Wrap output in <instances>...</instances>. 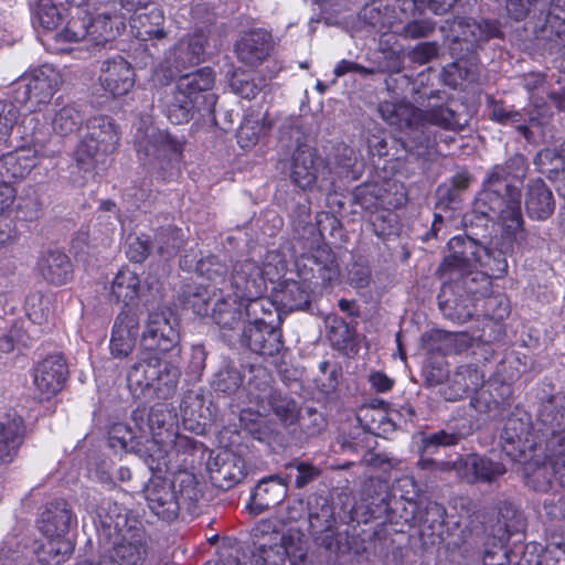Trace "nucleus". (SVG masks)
<instances>
[{
  "instance_id": "1",
  "label": "nucleus",
  "mask_w": 565,
  "mask_h": 565,
  "mask_svg": "<svg viewBox=\"0 0 565 565\" xmlns=\"http://www.w3.org/2000/svg\"><path fill=\"white\" fill-rule=\"evenodd\" d=\"M524 175L522 156L510 158L503 166L492 167L473 204L476 213L501 224V235L495 242L500 257L493 258L494 270L500 275L508 269L505 256L512 254L514 247L524 248L527 245L529 233L524 228L521 212V192L513 184L514 179L521 180Z\"/></svg>"
},
{
  "instance_id": "2",
  "label": "nucleus",
  "mask_w": 565,
  "mask_h": 565,
  "mask_svg": "<svg viewBox=\"0 0 565 565\" xmlns=\"http://www.w3.org/2000/svg\"><path fill=\"white\" fill-rule=\"evenodd\" d=\"M180 374L173 360H164L160 353L140 347L138 359L127 370L126 381L135 398L167 399L174 394Z\"/></svg>"
},
{
  "instance_id": "3",
  "label": "nucleus",
  "mask_w": 565,
  "mask_h": 565,
  "mask_svg": "<svg viewBox=\"0 0 565 565\" xmlns=\"http://www.w3.org/2000/svg\"><path fill=\"white\" fill-rule=\"evenodd\" d=\"M200 497L196 478L188 471L177 473L173 481L153 478L145 488L148 508L166 521L174 520L181 507L191 510Z\"/></svg>"
},
{
  "instance_id": "4",
  "label": "nucleus",
  "mask_w": 565,
  "mask_h": 565,
  "mask_svg": "<svg viewBox=\"0 0 565 565\" xmlns=\"http://www.w3.org/2000/svg\"><path fill=\"white\" fill-rule=\"evenodd\" d=\"M181 149L179 141L154 127L148 128L137 141V151L143 164L161 181L173 175Z\"/></svg>"
},
{
  "instance_id": "5",
  "label": "nucleus",
  "mask_w": 565,
  "mask_h": 565,
  "mask_svg": "<svg viewBox=\"0 0 565 565\" xmlns=\"http://www.w3.org/2000/svg\"><path fill=\"white\" fill-rule=\"evenodd\" d=\"M75 158L82 169H88L95 162L113 153L119 141L116 122L107 116H96L87 120Z\"/></svg>"
},
{
  "instance_id": "6",
  "label": "nucleus",
  "mask_w": 565,
  "mask_h": 565,
  "mask_svg": "<svg viewBox=\"0 0 565 565\" xmlns=\"http://www.w3.org/2000/svg\"><path fill=\"white\" fill-rule=\"evenodd\" d=\"M280 140L292 150L289 173L291 182L302 190L312 189L318 181L322 161L307 143L305 134L298 127L291 126L282 131Z\"/></svg>"
},
{
  "instance_id": "7",
  "label": "nucleus",
  "mask_w": 565,
  "mask_h": 565,
  "mask_svg": "<svg viewBox=\"0 0 565 565\" xmlns=\"http://www.w3.org/2000/svg\"><path fill=\"white\" fill-rule=\"evenodd\" d=\"M110 512H117L116 516L106 515L104 526L114 529L116 540L113 550L122 565H147L148 545L146 533L141 526L128 525L126 515L120 513L116 503L109 504Z\"/></svg>"
},
{
  "instance_id": "8",
  "label": "nucleus",
  "mask_w": 565,
  "mask_h": 565,
  "mask_svg": "<svg viewBox=\"0 0 565 565\" xmlns=\"http://www.w3.org/2000/svg\"><path fill=\"white\" fill-rule=\"evenodd\" d=\"M177 326L178 320L170 309L151 311L145 323L140 347L143 351H153L160 354L174 352L173 355L177 356L179 354Z\"/></svg>"
},
{
  "instance_id": "9",
  "label": "nucleus",
  "mask_w": 565,
  "mask_h": 565,
  "mask_svg": "<svg viewBox=\"0 0 565 565\" xmlns=\"http://www.w3.org/2000/svg\"><path fill=\"white\" fill-rule=\"evenodd\" d=\"M62 85V76L55 68L44 65L22 75L15 83L14 97L31 107L50 103Z\"/></svg>"
},
{
  "instance_id": "10",
  "label": "nucleus",
  "mask_w": 565,
  "mask_h": 565,
  "mask_svg": "<svg viewBox=\"0 0 565 565\" xmlns=\"http://www.w3.org/2000/svg\"><path fill=\"white\" fill-rule=\"evenodd\" d=\"M415 121V132L412 141L417 148L427 149L435 143L430 134L426 131V125H435L446 130H462L467 126V119L458 115L448 106H435L426 110L418 109Z\"/></svg>"
},
{
  "instance_id": "11",
  "label": "nucleus",
  "mask_w": 565,
  "mask_h": 565,
  "mask_svg": "<svg viewBox=\"0 0 565 565\" xmlns=\"http://www.w3.org/2000/svg\"><path fill=\"white\" fill-rule=\"evenodd\" d=\"M450 254L446 256L438 268L440 278L446 279L448 274L458 273L465 275L481 263V253L486 249L475 239L463 236H455L448 242Z\"/></svg>"
},
{
  "instance_id": "12",
  "label": "nucleus",
  "mask_w": 565,
  "mask_h": 565,
  "mask_svg": "<svg viewBox=\"0 0 565 565\" xmlns=\"http://www.w3.org/2000/svg\"><path fill=\"white\" fill-rule=\"evenodd\" d=\"M55 151L42 147H20L0 157V177L8 180H23L39 164L40 158L53 157Z\"/></svg>"
},
{
  "instance_id": "13",
  "label": "nucleus",
  "mask_w": 565,
  "mask_h": 565,
  "mask_svg": "<svg viewBox=\"0 0 565 565\" xmlns=\"http://www.w3.org/2000/svg\"><path fill=\"white\" fill-rule=\"evenodd\" d=\"M68 374L61 355H49L33 370V384L40 398L50 399L63 388Z\"/></svg>"
},
{
  "instance_id": "14",
  "label": "nucleus",
  "mask_w": 565,
  "mask_h": 565,
  "mask_svg": "<svg viewBox=\"0 0 565 565\" xmlns=\"http://www.w3.org/2000/svg\"><path fill=\"white\" fill-rule=\"evenodd\" d=\"M98 82L106 93L120 97L134 87L135 71L127 60L117 55L102 63Z\"/></svg>"
},
{
  "instance_id": "15",
  "label": "nucleus",
  "mask_w": 565,
  "mask_h": 565,
  "mask_svg": "<svg viewBox=\"0 0 565 565\" xmlns=\"http://www.w3.org/2000/svg\"><path fill=\"white\" fill-rule=\"evenodd\" d=\"M241 342L250 351L264 356L277 355L284 349L280 330L265 321L245 326Z\"/></svg>"
},
{
  "instance_id": "16",
  "label": "nucleus",
  "mask_w": 565,
  "mask_h": 565,
  "mask_svg": "<svg viewBox=\"0 0 565 565\" xmlns=\"http://www.w3.org/2000/svg\"><path fill=\"white\" fill-rule=\"evenodd\" d=\"M244 459L228 450L221 449L207 463L211 482L227 490L245 477Z\"/></svg>"
},
{
  "instance_id": "17",
  "label": "nucleus",
  "mask_w": 565,
  "mask_h": 565,
  "mask_svg": "<svg viewBox=\"0 0 565 565\" xmlns=\"http://www.w3.org/2000/svg\"><path fill=\"white\" fill-rule=\"evenodd\" d=\"M290 478V473H287L286 477L271 475L263 478L252 493L247 505L249 511L259 514L282 502L288 493Z\"/></svg>"
},
{
  "instance_id": "18",
  "label": "nucleus",
  "mask_w": 565,
  "mask_h": 565,
  "mask_svg": "<svg viewBox=\"0 0 565 565\" xmlns=\"http://www.w3.org/2000/svg\"><path fill=\"white\" fill-rule=\"evenodd\" d=\"M139 335V320L130 311L120 312L114 323L109 350L114 358L125 359L134 351Z\"/></svg>"
},
{
  "instance_id": "19",
  "label": "nucleus",
  "mask_w": 565,
  "mask_h": 565,
  "mask_svg": "<svg viewBox=\"0 0 565 565\" xmlns=\"http://www.w3.org/2000/svg\"><path fill=\"white\" fill-rule=\"evenodd\" d=\"M507 472L505 466L490 458L470 455L459 459V478L467 483H493Z\"/></svg>"
},
{
  "instance_id": "20",
  "label": "nucleus",
  "mask_w": 565,
  "mask_h": 565,
  "mask_svg": "<svg viewBox=\"0 0 565 565\" xmlns=\"http://www.w3.org/2000/svg\"><path fill=\"white\" fill-rule=\"evenodd\" d=\"M270 49L271 36L260 29L245 32L235 45L237 58L247 66L262 64L268 57Z\"/></svg>"
},
{
  "instance_id": "21",
  "label": "nucleus",
  "mask_w": 565,
  "mask_h": 565,
  "mask_svg": "<svg viewBox=\"0 0 565 565\" xmlns=\"http://www.w3.org/2000/svg\"><path fill=\"white\" fill-rule=\"evenodd\" d=\"M23 434V420L17 413H9L0 418V463H9L15 458Z\"/></svg>"
},
{
  "instance_id": "22",
  "label": "nucleus",
  "mask_w": 565,
  "mask_h": 565,
  "mask_svg": "<svg viewBox=\"0 0 565 565\" xmlns=\"http://www.w3.org/2000/svg\"><path fill=\"white\" fill-rule=\"evenodd\" d=\"M483 374L472 365H460L449 384L441 390L446 401L455 402L468 396L483 385Z\"/></svg>"
},
{
  "instance_id": "23",
  "label": "nucleus",
  "mask_w": 565,
  "mask_h": 565,
  "mask_svg": "<svg viewBox=\"0 0 565 565\" xmlns=\"http://www.w3.org/2000/svg\"><path fill=\"white\" fill-rule=\"evenodd\" d=\"M311 287L306 280H285L279 282L274 301L287 312L303 310L310 303Z\"/></svg>"
},
{
  "instance_id": "24",
  "label": "nucleus",
  "mask_w": 565,
  "mask_h": 565,
  "mask_svg": "<svg viewBox=\"0 0 565 565\" xmlns=\"http://www.w3.org/2000/svg\"><path fill=\"white\" fill-rule=\"evenodd\" d=\"M74 516L65 501L52 502L47 505L40 521V530L45 537H65Z\"/></svg>"
},
{
  "instance_id": "25",
  "label": "nucleus",
  "mask_w": 565,
  "mask_h": 565,
  "mask_svg": "<svg viewBox=\"0 0 565 565\" xmlns=\"http://www.w3.org/2000/svg\"><path fill=\"white\" fill-rule=\"evenodd\" d=\"M525 207L527 215L537 221L547 220L553 214L555 209L553 194L542 180H532L527 184Z\"/></svg>"
},
{
  "instance_id": "26",
  "label": "nucleus",
  "mask_w": 565,
  "mask_h": 565,
  "mask_svg": "<svg viewBox=\"0 0 565 565\" xmlns=\"http://www.w3.org/2000/svg\"><path fill=\"white\" fill-rule=\"evenodd\" d=\"M131 418L140 431L149 429L153 444L163 443V431L171 419L170 412L163 405H154L149 412L146 408H137L132 412Z\"/></svg>"
},
{
  "instance_id": "27",
  "label": "nucleus",
  "mask_w": 565,
  "mask_h": 565,
  "mask_svg": "<svg viewBox=\"0 0 565 565\" xmlns=\"http://www.w3.org/2000/svg\"><path fill=\"white\" fill-rule=\"evenodd\" d=\"M38 268L46 281L57 286L66 284L73 274L70 258L60 250L43 254L38 262Z\"/></svg>"
},
{
  "instance_id": "28",
  "label": "nucleus",
  "mask_w": 565,
  "mask_h": 565,
  "mask_svg": "<svg viewBox=\"0 0 565 565\" xmlns=\"http://www.w3.org/2000/svg\"><path fill=\"white\" fill-rule=\"evenodd\" d=\"M241 297L228 296L218 299L213 307L212 317L216 324L223 330H234L242 322Z\"/></svg>"
},
{
  "instance_id": "29",
  "label": "nucleus",
  "mask_w": 565,
  "mask_h": 565,
  "mask_svg": "<svg viewBox=\"0 0 565 565\" xmlns=\"http://www.w3.org/2000/svg\"><path fill=\"white\" fill-rule=\"evenodd\" d=\"M379 111L382 118L390 125L408 128L409 137L415 132V121L418 117V108L406 104H393L388 102L381 103Z\"/></svg>"
},
{
  "instance_id": "30",
  "label": "nucleus",
  "mask_w": 565,
  "mask_h": 565,
  "mask_svg": "<svg viewBox=\"0 0 565 565\" xmlns=\"http://www.w3.org/2000/svg\"><path fill=\"white\" fill-rule=\"evenodd\" d=\"M139 290L140 279L138 275L124 267L113 280L111 297L115 298L116 302H122L125 306H128L138 299Z\"/></svg>"
},
{
  "instance_id": "31",
  "label": "nucleus",
  "mask_w": 565,
  "mask_h": 565,
  "mask_svg": "<svg viewBox=\"0 0 565 565\" xmlns=\"http://www.w3.org/2000/svg\"><path fill=\"white\" fill-rule=\"evenodd\" d=\"M163 22L162 10L153 7L148 12L136 13L131 19V26L137 30V36L141 40L161 39L164 36Z\"/></svg>"
},
{
  "instance_id": "32",
  "label": "nucleus",
  "mask_w": 565,
  "mask_h": 565,
  "mask_svg": "<svg viewBox=\"0 0 565 565\" xmlns=\"http://www.w3.org/2000/svg\"><path fill=\"white\" fill-rule=\"evenodd\" d=\"M284 542V536H276L274 541L254 543L250 564L237 563V565H284L286 562Z\"/></svg>"
},
{
  "instance_id": "33",
  "label": "nucleus",
  "mask_w": 565,
  "mask_h": 565,
  "mask_svg": "<svg viewBox=\"0 0 565 565\" xmlns=\"http://www.w3.org/2000/svg\"><path fill=\"white\" fill-rule=\"evenodd\" d=\"M213 84V71L209 67H203L193 73L181 75L177 81L175 88L181 93H185L195 102L199 94L210 90Z\"/></svg>"
},
{
  "instance_id": "34",
  "label": "nucleus",
  "mask_w": 565,
  "mask_h": 565,
  "mask_svg": "<svg viewBox=\"0 0 565 565\" xmlns=\"http://www.w3.org/2000/svg\"><path fill=\"white\" fill-rule=\"evenodd\" d=\"M334 519L329 509H323L321 514L309 515V529L316 543L327 550H331L334 544Z\"/></svg>"
},
{
  "instance_id": "35",
  "label": "nucleus",
  "mask_w": 565,
  "mask_h": 565,
  "mask_svg": "<svg viewBox=\"0 0 565 565\" xmlns=\"http://www.w3.org/2000/svg\"><path fill=\"white\" fill-rule=\"evenodd\" d=\"M74 545L66 537H46L36 551L38 558L41 563L47 565H60L73 552Z\"/></svg>"
},
{
  "instance_id": "36",
  "label": "nucleus",
  "mask_w": 565,
  "mask_h": 565,
  "mask_svg": "<svg viewBox=\"0 0 565 565\" xmlns=\"http://www.w3.org/2000/svg\"><path fill=\"white\" fill-rule=\"evenodd\" d=\"M206 36L203 32H196L182 39L175 47V60L183 65L198 64L203 60Z\"/></svg>"
},
{
  "instance_id": "37",
  "label": "nucleus",
  "mask_w": 565,
  "mask_h": 565,
  "mask_svg": "<svg viewBox=\"0 0 565 565\" xmlns=\"http://www.w3.org/2000/svg\"><path fill=\"white\" fill-rule=\"evenodd\" d=\"M537 170L553 182L554 177L565 172V142L561 145V153L554 149L541 150L534 160Z\"/></svg>"
},
{
  "instance_id": "38",
  "label": "nucleus",
  "mask_w": 565,
  "mask_h": 565,
  "mask_svg": "<svg viewBox=\"0 0 565 565\" xmlns=\"http://www.w3.org/2000/svg\"><path fill=\"white\" fill-rule=\"evenodd\" d=\"M260 276L259 267L256 263L245 260L234 269L232 285L235 287V296L244 298L252 297V288L256 285V279Z\"/></svg>"
},
{
  "instance_id": "39",
  "label": "nucleus",
  "mask_w": 565,
  "mask_h": 565,
  "mask_svg": "<svg viewBox=\"0 0 565 565\" xmlns=\"http://www.w3.org/2000/svg\"><path fill=\"white\" fill-rule=\"evenodd\" d=\"M267 402L273 413L285 426L297 423L300 415V407L294 398L278 392H273L267 397Z\"/></svg>"
},
{
  "instance_id": "40",
  "label": "nucleus",
  "mask_w": 565,
  "mask_h": 565,
  "mask_svg": "<svg viewBox=\"0 0 565 565\" xmlns=\"http://www.w3.org/2000/svg\"><path fill=\"white\" fill-rule=\"evenodd\" d=\"M166 111L172 124L180 125L189 121L194 100L185 93L174 88L171 96H167L164 100Z\"/></svg>"
},
{
  "instance_id": "41",
  "label": "nucleus",
  "mask_w": 565,
  "mask_h": 565,
  "mask_svg": "<svg viewBox=\"0 0 565 565\" xmlns=\"http://www.w3.org/2000/svg\"><path fill=\"white\" fill-rule=\"evenodd\" d=\"M154 244L158 254L162 258L175 256L183 245V233L180 228L169 225L161 227L154 235Z\"/></svg>"
},
{
  "instance_id": "42",
  "label": "nucleus",
  "mask_w": 565,
  "mask_h": 565,
  "mask_svg": "<svg viewBox=\"0 0 565 565\" xmlns=\"http://www.w3.org/2000/svg\"><path fill=\"white\" fill-rule=\"evenodd\" d=\"M89 28V14L84 10L77 9L72 14L65 28L57 33V40L62 42H87V33Z\"/></svg>"
},
{
  "instance_id": "43",
  "label": "nucleus",
  "mask_w": 565,
  "mask_h": 565,
  "mask_svg": "<svg viewBox=\"0 0 565 565\" xmlns=\"http://www.w3.org/2000/svg\"><path fill=\"white\" fill-rule=\"evenodd\" d=\"M82 122L81 113L72 105H65L55 111L51 125L54 132L67 136L75 132Z\"/></svg>"
},
{
  "instance_id": "44",
  "label": "nucleus",
  "mask_w": 565,
  "mask_h": 565,
  "mask_svg": "<svg viewBox=\"0 0 565 565\" xmlns=\"http://www.w3.org/2000/svg\"><path fill=\"white\" fill-rule=\"evenodd\" d=\"M25 309L30 320L36 324L47 322L54 315L52 298L39 292L28 296Z\"/></svg>"
},
{
  "instance_id": "45",
  "label": "nucleus",
  "mask_w": 565,
  "mask_h": 565,
  "mask_svg": "<svg viewBox=\"0 0 565 565\" xmlns=\"http://www.w3.org/2000/svg\"><path fill=\"white\" fill-rule=\"evenodd\" d=\"M558 462H544L542 466L533 469L532 472L526 473V484L535 491L547 492L552 489V478L559 471L557 470Z\"/></svg>"
},
{
  "instance_id": "46",
  "label": "nucleus",
  "mask_w": 565,
  "mask_h": 565,
  "mask_svg": "<svg viewBox=\"0 0 565 565\" xmlns=\"http://www.w3.org/2000/svg\"><path fill=\"white\" fill-rule=\"evenodd\" d=\"M468 30L469 34L465 35L467 51L472 49L479 42L488 41L491 38L499 36L500 33L498 24L489 20L478 22L476 20L469 19Z\"/></svg>"
},
{
  "instance_id": "47",
  "label": "nucleus",
  "mask_w": 565,
  "mask_h": 565,
  "mask_svg": "<svg viewBox=\"0 0 565 565\" xmlns=\"http://www.w3.org/2000/svg\"><path fill=\"white\" fill-rule=\"evenodd\" d=\"M114 36L115 33L108 15L98 14L94 18L89 15L87 43L95 46L104 45Z\"/></svg>"
},
{
  "instance_id": "48",
  "label": "nucleus",
  "mask_w": 565,
  "mask_h": 565,
  "mask_svg": "<svg viewBox=\"0 0 565 565\" xmlns=\"http://www.w3.org/2000/svg\"><path fill=\"white\" fill-rule=\"evenodd\" d=\"M108 435L111 448H119L126 451H140L137 435L127 424H114L109 429Z\"/></svg>"
},
{
  "instance_id": "49",
  "label": "nucleus",
  "mask_w": 565,
  "mask_h": 565,
  "mask_svg": "<svg viewBox=\"0 0 565 565\" xmlns=\"http://www.w3.org/2000/svg\"><path fill=\"white\" fill-rule=\"evenodd\" d=\"M403 482L405 488H412V491H406V494L412 495H405V498L394 500V511H396L401 505L402 511L398 513V516L404 521L405 524H411L416 521L418 514V504L415 500V497L417 495L416 482L411 477H405Z\"/></svg>"
},
{
  "instance_id": "50",
  "label": "nucleus",
  "mask_w": 565,
  "mask_h": 565,
  "mask_svg": "<svg viewBox=\"0 0 565 565\" xmlns=\"http://www.w3.org/2000/svg\"><path fill=\"white\" fill-rule=\"evenodd\" d=\"M284 540L286 559H289L290 565H303L308 553L307 541L303 534L297 531H289L284 535Z\"/></svg>"
},
{
  "instance_id": "51",
  "label": "nucleus",
  "mask_w": 565,
  "mask_h": 565,
  "mask_svg": "<svg viewBox=\"0 0 565 565\" xmlns=\"http://www.w3.org/2000/svg\"><path fill=\"white\" fill-rule=\"evenodd\" d=\"M61 21L58 8L52 0H38L33 10V23L44 30H54Z\"/></svg>"
},
{
  "instance_id": "52",
  "label": "nucleus",
  "mask_w": 565,
  "mask_h": 565,
  "mask_svg": "<svg viewBox=\"0 0 565 565\" xmlns=\"http://www.w3.org/2000/svg\"><path fill=\"white\" fill-rule=\"evenodd\" d=\"M470 174L466 171L459 172L450 181V184L439 185L437 195L440 204H451L457 201L459 193L467 190L470 184Z\"/></svg>"
},
{
  "instance_id": "53",
  "label": "nucleus",
  "mask_w": 565,
  "mask_h": 565,
  "mask_svg": "<svg viewBox=\"0 0 565 565\" xmlns=\"http://www.w3.org/2000/svg\"><path fill=\"white\" fill-rule=\"evenodd\" d=\"M19 108L9 100H0V143L7 142L18 122Z\"/></svg>"
},
{
  "instance_id": "54",
  "label": "nucleus",
  "mask_w": 565,
  "mask_h": 565,
  "mask_svg": "<svg viewBox=\"0 0 565 565\" xmlns=\"http://www.w3.org/2000/svg\"><path fill=\"white\" fill-rule=\"evenodd\" d=\"M243 383V377L236 369L227 367L218 371L213 380V386L216 391L233 394Z\"/></svg>"
},
{
  "instance_id": "55",
  "label": "nucleus",
  "mask_w": 565,
  "mask_h": 565,
  "mask_svg": "<svg viewBox=\"0 0 565 565\" xmlns=\"http://www.w3.org/2000/svg\"><path fill=\"white\" fill-rule=\"evenodd\" d=\"M460 439V434L439 430L422 438V450L433 454L436 448L457 445Z\"/></svg>"
},
{
  "instance_id": "56",
  "label": "nucleus",
  "mask_w": 565,
  "mask_h": 565,
  "mask_svg": "<svg viewBox=\"0 0 565 565\" xmlns=\"http://www.w3.org/2000/svg\"><path fill=\"white\" fill-rule=\"evenodd\" d=\"M285 468L289 471L290 475L292 471L297 472L295 486L298 489L305 488L320 475V470L317 467L300 460H294L287 463Z\"/></svg>"
},
{
  "instance_id": "57",
  "label": "nucleus",
  "mask_w": 565,
  "mask_h": 565,
  "mask_svg": "<svg viewBox=\"0 0 565 565\" xmlns=\"http://www.w3.org/2000/svg\"><path fill=\"white\" fill-rule=\"evenodd\" d=\"M195 270L200 276L212 281H223L226 266L218 262L215 256H209L196 262Z\"/></svg>"
},
{
  "instance_id": "58",
  "label": "nucleus",
  "mask_w": 565,
  "mask_h": 565,
  "mask_svg": "<svg viewBox=\"0 0 565 565\" xmlns=\"http://www.w3.org/2000/svg\"><path fill=\"white\" fill-rule=\"evenodd\" d=\"M150 254L148 237L130 234L126 241V255L134 263H142Z\"/></svg>"
},
{
  "instance_id": "59",
  "label": "nucleus",
  "mask_w": 565,
  "mask_h": 565,
  "mask_svg": "<svg viewBox=\"0 0 565 565\" xmlns=\"http://www.w3.org/2000/svg\"><path fill=\"white\" fill-rule=\"evenodd\" d=\"M449 75H457L461 81V83H455V85L472 83L478 78L479 67L473 60L459 58L450 65Z\"/></svg>"
},
{
  "instance_id": "60",
  "label": "nucleus",
  "mask_w": 565,
  "mask_h": 565,
  "mask_svg": "<svg viewBox=\"0 0 565 565\" xmlns=\"http://www.w3.org/2000/svg\"><path fill=\"white\" fill-rule=\"evenodd\" d=\"M26 338L22 326L14 323L8 330L0 333V351L10 353L19 344L26 345Z\"/></svg>"
},
{
  "instance_id": "61",
  "label": "nucleus",
  "mask_w": 565,
  "mask_h": 565,
  "mask_svg": "<svg viewBox=\"0 0 565 565\" xmlns=\"http://www.w3.org/2000/svg\"><path fill=\"white\" fill-rule=\"evenodd\" d=\"M230 86L232 90L246 99L255 98L258 92L260 90V86H258L254 81L249 79L248 76L243 72H235Z\"/></svg>"
},
{
  "instance_id": "62",
  "label": "nucleus",
  "mask_w": 565,
  "mask_h": 565,
  "mask_svg": "<svg viewBox=\"0 0 565 565\" xmlns=\"http://www.w3.org/2000/svg\"><path fill=\"white\" fill-rule=\"evenodd\" d=\"M280 531V524L274 519L260 520L253 529L254 543L268 542L276 540V536H284Z\"/></svg>"
},
{
  "instance_id": "63",
  "label": "nucleus",
  "mask_w": 565,
  "mask_h": 565,
  "mask_svg": "<svg viewBox=\"0 0 565 565\" xmlns=\"http://www.w3.org/2000/svg\"><path fill=\"white\" fill-rule=\"evenodd\" d=\"M440 46L436 41L420 42L408 53V57L420 65L427 64L438 56Z\"/></svg>"
},
{
  "instance_id": "64",
  "label": "nucleus",
  "mask_w": 565,
  "mask_h": 565,
  "mask_svg": "<svg viewBox=\"0 0 565 565\" xmlns=\"http://www.w3.org/2000/svg\"><path fill=\"white\" fill-rule=\"evenodd\" d=\"M435 29L436 24L430 20H414L405 24L401 34L405 39L417 40L429 36Z\"/></svg>"
}]
</instances>
